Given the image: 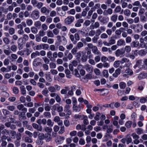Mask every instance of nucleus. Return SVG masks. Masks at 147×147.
I'll return each instance as SVG.
<instances>
[{"label": "nucleus", "mask_w": 147, "mask_h": 147, "mask_svg": "<svg viewBox=\"0 0 147 147\" xmlns=\"http://www.w3.org/2000/svg\"><path fill=\"white\" fill-rule=\"evenodd\" d=\"M49 67L51 69H54L56 67V64L53 62H51L49 63Z\"/></svg>", "instance_id": "nucleus-61"}, {"label": "nucleus", "mask_w": 147, "mask_h": 147, "mask_svg": "<svg viewBox=\"0 0 147 147\" xmlns=\"http://www.w3.org/2000/svg\"><path fill=\"white\" fill-rule=\"evenodd\" d=\"M118 16L117 14H114L111 16L110 19L111 20L114 22H115L117 19Z\"/></svg>", "instance_id": "nucleus-24"}, {"label": "nucleus", "mask_w": 147, "mask_h": 147, "mask_svg": "<svg viewBox=\"0 0 147 147\" xmlns=\"http://www.w3.org/2000/svg\"><path fill=\"white\" fill-rule=\"evenodd\" d=\"M40 11L41 13H45L47 11L48 13L49 12V11L48 10L47 8L45 7H43L41 8Z\"/></svg>", "instance_id": "nucleus-53"}, {"label": "nucleus", "mask_w": 147, "mask_h": 147, "mask_svg": "<svg viewBox=\"0 0 147 147\" xmlns=\"http://www.w3.org/2000/svg\"><path fill=\"white\" fill-rule=\"evenodd\" d=\"M147 74L146 73H141L139 75L138 78L139 80H141L145 78Z\"/></svg>", "instance_id": "nucleus-16"}, {"label": "nucleus", "mask_w": 147, "mask_h": 147, "mask_svg": "<svg viewBox=\"0 0 147 147\" xmlns=\"http://www.w3.org/2000/svg\"><path fill=\"white\" fill-rule=\"evenodd\" d=\"M69 89V87L68 86L65 87V89H62L61 91V94H65L67 93V91Z\"/></svg>", "instance_id": "nucleus-25"}, {"label": "nucleus", "mask_w": 147, "mask_h": 147, "mask_svg": "<svg viewBox=\"0 0 147 147\" xmlns=\"http://www.w3.org/2000/svg\"><path fill=\"white\" fill-rule=\"evenodd\" d=\"M10 48L11 51L13 52L16 51L17 50V45L14 44L11 45Z\"/></svg>", "instance_id": "nucleus-27"}, {"label": "nucleus", "mask_w": 147, "mask_h": 147, "mask_svg": "<svg viewBox=\"0 0 147 147\" xmlns=\"http://www.w3.org/2000/svg\"><path fill=\"white\" fill-rule=\"evenodd\" d=\"M124 13L125 16H128L130 15V11L128 9H125L124 11Z\"/></svg>", "instance_id": "nucleus-54"}, {"label": "nucleus", "mask_w": 147, "mask_h": 147, "mask_svg": "<svg viewBox=\"0 0 147 147\" xmlns=\"http://www.w3.org/2000/svg\"><path fill=\"white\" fill-rule=\"evenodd\" d=\"M108 37L107 34L105 33H103L101 34L100 36V37L102 39H107Z\"/></svg>", "instance_id": "nucleus-59"}, {"label": "nucleus", "mask_w": 147, "mask_h": 147, "mask_svg": "<svg viewBox=\"0 0 147 147\" xmlns=\"http://www.w3.org/2000/svg\"><path fill=\"white\" fill-rule=\"evenodd\" d=\"M100 26V24L98 22H96L93 26H90V27L92 29H94V28H97L99 27Z\"/></svg>", "instance_id": "nucleus-32"}, {"label": "nucleus", "mask_w": 147, "mask_h": 147, "mask_svg": "<svg viewBox=\"0 0 147 147\" xmlns=\"http://www.w3.org/2000/svg\"><path fill=\"white\" fill-rule=\"evenodd\" d=\"M47 35L49 37L53 38L54 36V35L52 31L48 30L47 31Z\"/></svg>", "instance_id": "nucleus-35"}, {"label": "nucleus", "mask_w": 147, "mask_h": 147, "mask_svg": "<svg viewBox=\"0 0 147 147\" xmlns=\"http://www.w3.org/2000/svg\"><path fill=\"white\" fill-rule=\"evenodd\" d=\"M84 20L83 19H80L78 20L75 24V26L77 28L80 27L81 26V23L84 22Z\"/></svg>", "instance_id": "nucleus-10"}, {"label": "nucleus", "mask_w": 147, "mask_h": 147, "mask_svg": "<svg viewBox=\"0 0 147 147\" xmlns=\"http://www.w3.org/2000/svg\"><path fill=\"white\" fill-rule=\"evenodd\" d=\"M75 40L76 41H78L80 40V36L79 33L76 32L74 35Z\"/></svg>", "instance_id": "nucleus-40"}, {"label": "nucleus", "mask_w": 147, "mask_h": 147, "mask_svg": "<svg viewBox=\"0 0 147 147\" xmlns=\"http://www.w3.org/2000/svg\"><path fill=\"white\" fill-rule=\"evenodd\" d=\"M125 52V51L127 53H129L130 52L131 50V46H126L124 48Z\"/></svg>", "instance_id": "nucleus-42"}, {"label": "nucleus", "mask_w": 147, "mask_h": 147, "mask_svg": "<svg viewBox=\"0 0 147 147\" xmlns=\"http://www.w3.org/2000/svg\"><path fill=\"white\" fill-rule=\"evenodd\" d=\"M26 23L27 26H30L32 24L33 22L32 20L28 19L26 20Z\"/></svg>", "instance_id": "nucleus-44"}, {"label": "nucleus", "mask_w": 147, "mask_h": 147, "mask_svg": "<svg viewBox=\"0 0 147 147\" xmlns=\"http://www.w3.org/2000/svg\"><path fill=\"white\" fill-rule=\"evenodd\" d=\"M132 124V122L131 121H128L126 122L125 125L127 128H129L131 127Z\"/></svg>", "instance_id": "nucleus-62"}, {"label": "nucleus", "mask_w": 147, "mask_h": 147, "mask_svg": "<svg viewBox=\"0 0 147 147\" xmlns=\"http://www.w3.org/2000/svg\"><path fill=\"white\" fill-rule=\"evenodd\" d=\"M121 30H124L125 28L123 27H121L119 29L116 30L115 32V34L117 36H120L122 32Z\"/></svg>", "instance_id": "nucleus-29"}, {"label": "nucleus", "mask_w": 147, "mask_h": 147, "mask_svg": "<svg viewBox=\"0 0 147 147\" xmlns=\"http://www.w3.org/2000/svg\"><path fill=\"white\" fill-rule=\"evenodd\" d=\"M84 67L87 71L90 73L92 72L93 69V67L88 64H86Z\"/></svg>", "instance_id": "nucleus-11"}, {"label": "nucleus", "mask_w": 147, "mask_h": 147, "mask_svg": "<svg viewBox=\"0 0 147 147\" xmlns=\"http://www.w3.org/2000/svg\"><path fill=\"white\" fill-rule=\"evenodd\" d=\"M121 72V70L119 68H118L115 70V72L113 74V76L115 78L117 77Z\"/></svg>", "instance_id": "nucleus-21"}, {"label": "nucleus", "mask_w": 147, "mask_h": 147, "mask_svg": "<svg viewBox=\"0 0 147 147\" xmlns=\"http://www.w3.org/2000/svg\"><path fill=\"white\" fill-rule=\"evenodd\" d=\"M139 45V42L137 40L132 41L130 44V45L132 48H137Z\"/></svg>", "instance_id": "nucleus-13"}, {"label": "nucleus", "mask_w": 147, "mask_h": 147, "mask_svg": "<svg viewBox=\"0 0 147 147\" xmlns=\"http://www.w3.org/2000/svg\"><path fill=\"white\" fill-rule=\"evenodd\" d=\"M114 103H111L110 104H105L103 105V107L105 108H109L110 107L111 109H113L114 108V107L113 106Z\"/></svg>", "instance_id": "nucleus-34"}, {"label": "nucleus", "mask_w": 147, "mask_h": 147, "mask_svg": "<svg viewBox=\"0 0 147 147\" xmlns=\"http://www.w3.org/2000/svg\"><path fill=\"white\" fill-rule=\"evenodd\" d=\"M88 117L87 116L82 115V118L81 120H83V123L85 125H88L89 123L88 120Z\"/></svg>", "instance_id": "nucleus-14"}, {"label": "nucleus", "mask_w": 147, "mask_h": 147, "mask_svg": "<svg viewBox=\"0 0 147 147\" xmlns=\"http://www.w3.org/2000/svg\"><path fill=\"white\" fill-rule=\"evenodd\" d=\"M69 38L71 41L74 44H75L77 42L74 39V36L73 34H71L69 35Z\"/></svg>", "instance_id": "nucleus-31"}, {"label": "nucleus", "mask_w": 147, "mask_h": 147, "mask_svg": "<svg viewBox=\"0 0 147 147\" xmlns=\"http://www.w3.org/2000/svg\"><path fill=\"white\" fill-rule=\"evenodd\" d=\"M125 138L127 144H129V143L131 142L132 140L130 136H128L127 135Z\"/></svg>", "instance_id": "nucleus-37"}, {"label": "nucleus", "mask_w": 147, "mask_h": 147, "mask_svg": "<svg viewBox=\"0 0 147 147\" xmlns=\"http://www.w3.org/2000/svg\"><path fill=\"white\" fill-rule=\"evenodd\" d=\"M121 64H123L124 63L128 62L129 61V60L125 58H122L120 61Z\"/></svg>", "instance_id": "nucleus-57"}, {"label": "nucleus", "mask_w": 147, "mask_h": 147, "mask_svg": "<svg viewBox=\"0 0 147 147\" xmlns=\"http://www.w3.org/2000/svg\"><path fill=\"white\" fill-rule=\"evenodd\" d=\"M48 93L49 91L46 88H45L42 91V94L45 96H46Z\"/></svg>", "instance_id": "nucleus-60"}, {"label": "nucleus", "mask_w": 147, "mask_h": 147, "mask_svg": "<svg viewBox=\"0 0 147 147\" xmlns=\"http://www.w3.org/2000/svg\"><path fill=\"white\" fill-rule=\"evenodd\" d=\"M15 108V107L13 105H9L7 107V109L11 111H13Z\"/></svg>", "instance_id": "nucleus-45"}, {"label": "nucleus", "mask_w": 147, "mask_h": 147, "mask_svg": "<svg viewBox=\"0 0 147 147\" xmlns=\"http://www.w3.org/2000/svg\"><path fill=\"white\" fill-rule=\"evenodd\" d=\"M121 63L120 61L117 60L114 62V66L115 67H118L120 64Z\"/></svg>", "instance_id": "nucleus-58"}, {"label": "nucleus", "mask_w": 147, "mask_h": 147, "mask_svg": "<svg viewBox=\"0 0 147 147\" xmlns=\"http://www.w3.org/2000/svg\"><path fill=\"white\" fill-rule=\"evenodd\" d=\"M43 5V4L42 2H38L37 3V5H36V7L38 9H40L42 7Z\"/></svg>", "instance_id": "nucleus-64"}, {"label": "nucleus", "mask_w": 147, "mask_h": 147, "mask_svg": "<svg viewBox=\"0 0 147 147\" xmlns=\"http://www.w3.org/2000/svg\"><path fill=\"white\" fill-rule=\"evenodd\" d=\"M140 102L141 103H144L147 101V98L142 97L140 99Z\"/></svg>", "instance_id": "nucleus-52"}, {"label": "nucleus", "mask_w": 147, "mask_h": 147, "mask_svg": "<svg viewBox=\"0 0 147 147\" xmlns=\"http://www.w3.org/2000/svg\"><path fill=\"white\" fill-rule=\"evenodd\" d=\"M8 32L10 35H12L15 32V29L12 27L10 28L9 29Z\"/></svg>", "instance_id": "nucleus-36"}, {"label": "nucleus", "mask_w": 147, "mask_h": 147, "mask_svg": "<svg viewBox=\"0 0 147 147\" xmlns=\"http://www.w3.org/2000/svg\"><path fill=\"white\" fill-rule=\"evenodd\" d=\"M65 138L63 136H59L57 137V139L55 140L56 142L58 144H61L65 139Z\"/></svg>", "instance_id": "nucleus-9"}, {"label": "nucleus", "mask_w": 147, "mask_h": 147, "mask_svg": "<svg viewBox=\"0 0 147 147\" xmlns=\"http://www.w3.org/2000/svg\"><path fill=\"white\" fill-rule=\"evenodd\" d=\"M17 109L19 111H21L24 112H26L27 111V108L24 107L23 105L19 104L17 106Z\"/></svg>", "instance_id": "nucleus-6"}, {"label": "nucleus", "mask_w": 147, "mask_h": 147, "mask_svg": "<svg viewBox=\"0 0 147 147\" xmlns=\"http://www.w3.org/2000/svg\"><path fill=\"white\" fill-rule=\"evenodd\" d=\"M48 57H42V59L44 61V63L46 64H49L50 62V60Z\"/></svg>", "instance_id": "nucleus-49"}, {"label": "nucleus", "mask_w": 147, "mask_h": 147, "mask_svg": "<svg viewBox=\"0 0 147 147\" xmlns=\"http://www.w3.org/2000/svg\"><path fill=\"white\" fill-rule=\"evenodd\" d=\"M84 45L83 43L81 42H78L76 47L78 49H80L81 48L84 47Z\"/></svg>", "instance_id": "nucleus-23"}, {"label": "nucleus", "mask_w": 147, "mask_h": 147, "mask_svg": "<svg viewBox=\"0 0 147 147\" xmlns=\"http://www.w3.org/2000/svg\"><path fill=\"white\" fill-rule=\"evenodd\" d=\"M20 89L21 93L22 95H24L26 94V92L24 86H22L20 87Z\"/></svg>", "instance_id": "nucleus-22"}, {"label": "nucleus", "mask_w": 147, "mask_h": 147, "mask_svg": "<svg viewBox=\"0 0 147 147\" xmlns=\"http://www.w3.org/2000/svg\"><path fill=\"white\" fill-rule=\"evenodd\" d=\"M121 8L120 6H118L116 7L114 10L115 13L119 12L121 10Z\"/></svg>", "instance_id": "nucleus-55"}, {"label": "nucleus", "mask_w": 147, "mask_h": 147, "mask_svg": "<svg viewBox=\"0 0 147 147\" xmlns=\"http://www.w3.org/2000/svg\"><path fill=\"white\" fill-rule=\"evenodd\" d=\"M147 53V51L144 49H141L138 51V54L140 56L146 55Z\"/></svg>", "instance_id": "nucleus-18"}, {"label": "nucleus", "mask_w": 147, "mask_h": 147, "mask_svg": "<svg viewBox=\"0 0 147 147\" xmlns=\"http://www.w3.org/2000/svg\"><path fill=\"white\" fill-rule=\"evenodd\" d=\"M75 18L74 17L70 16L67 17L64 20V22L66 24L69 25L71 24L74 21Z\"/></svg>", "instance_id": "nucleus-1"}, {"label": "nucleus", "mask_w": 147, "mask_h": 147, "mask_svg": "<svg viewBox=\"0 0 147 147\" xmlns=\"http://www.w3.org/2000/svg\"><path fill=\"white\" fill-rule=\"evenodd\" d=\"M125 41L122 39H119L117 42V45L118 46L125 45Z\"/></svg>", "instance_id": "nucleus-17"}, {"label": "nucleus", "mask_w": 147, "mask_h": 147, "mask_svg": "<svg viewBox=\"0 0 147 147\" xmlns=\"http://www.w3.org/2000/svg\"><path fill=\"white\" fill-rule=\"evenodd\" d=\"M39 13L40 12L38 10H34L32 12L31 16L33 19L36 20L39 18Z\"/></svg>", "instance_id": "nucleus-3"}, {"label": "nucleus", "mask_w": 147, "mask_h": 147, "mask_svg": "<svg viewBox=\"0 0 147 147\" xmlns=\"http://www.w3.org/2000/svg\"><path fill=\"white\" fill-rule=\"evenodd\" d=\"M80 106V105H79V107L77 106L76 105H74L73 107V110L77 112H79L81 109Z\"/></svg>", "instance_id": "nucleus-28"}, {"label": "nucleus", "mask_w": 147, "mask_h": 147, "mask_svg": "<svg viewBox=\"0 0 147 147\" xmlns=\"http://www.w3.org/2000/svg\"><path fill=\"white\" fill-rule=\"evenodd\" d=\"M125 72L127 74L129 75H132L133 73L132 70L129 69H126L125 71Z\"/></svg>", "instance_id": "nucleus-63"}, {"label": "nucleus", "mask_w": 147, "mask_h": 147, "mask_svg": "<svg viewBox=\"0 0 147 147\" xmlns=\"http://www.w3.org/2000/svg\"><path fill=\"white\" fill-rule=\"evenodd\" d=\"M32 45L33 46L34 45V43L32 41H30V42H27L26 44V47L27 48L30 47V45Z\"/></svg>", "instance_id": "nucleus-39"}, {"label": "nucleus", "mask_w": 147, "mask_h": 147, "mask_svg": "<svg viewBox=\"0 0 147 147\" xmlns=\"http://www.w3.org/2000/svg\"><path fill=\"white\" fill-rule=\"evenodd\" d=\"M88 58V57L86 56V53H83L81 57V61L83 62H85L87 61Z\"/></svg>", "instance_id": "nucleus-20"}, {"label": "nucleus", "mask_w": 147, "mask_h": 147, "mask_svg": "<svg viewBox=\"0 0 147 147\" xmlns=\"http://www.w3.org/2000/svg\"><path fill=\"white\" fill-rule=\"evenodd\" d=\"M43 130L45 131L48 133H51L52 131V129L51 127L47 126L45 127Z\"/></svg>", "instance_id": "nucleus-26"}, {"label": "nucleus", "mask_w": 147, "mask_h": 147, "mask_svg": "<svg viewBox=\"0 0 147 147\" xmlns=\"http://www.w3.org/2000/svg\"><path fill=\"white\" fill-rule=\"evenodd\" d=\"M92 52L95 54H98V52L97 47L94 46V47L92 49Z\"/></svg>", "instance_id": "nucleus-48"}, {"label": "nucleus", "mask_w": 147, "mask_h": 147, "mask_svg": "<svg viewBox=\"0 0 147 147\" xmlns=\"http://www.w3.org/2000/svg\"><path fill=\"white\" fill-rule=\"evenodd\" d=\"M125 53V51L122 49H118L115 52V55L116 56L118 57L120 56L121 57Z\"/></svg>", "instance_id": "nucleus-5"}, {"label": "nucleus", "mask_w": 147, "mask_h": 147, "mask_svg": "<svg viewBox=\"0 0 147 147\" xmlns=\"http://www.w3.org/2000/svg\"><path fill=\"white\" fill-rule=\"evenodd\" d=\"M109 42L110 45H111L115 44V40L113 39V37H111L110 40H109Z\"/></svg>", "instance_id": "nucleus-51"}, {"label": "nucleus", "mask_w": 147, "mask_h": 147, "mask_svg": "<svg viewBox=\"0 0 147 147\" xmlns=\"http://www.w3.org/2000/svg\"><path fill=\"white\" fill-rule=\"evenodd\" d=\"M45 134L42 133H40L38 135V138L40 140L45 139Z\"/></svg>", "instance_id": "nucleus-41"}, {"label": "nucleus", "mask_w": 147, "mask_h": 147, "mask_svg": "<svg viewBox=\"0 0 147 147\" xmlns=\"http://www.w3.org/2000/svg\"><path fill=\"white\" fill-rule=\"evenodd\" d=\"M38 59L37 58L34 59L33 62V65L35 67H37L39 65L41 64L40 62H37Z\"/></svg>", "instance_id": "nucleus-33"}, {"label": "nucleus", "mask_w": 147, "mask_h": 147, "mask_svg": "<svg viewBox=\"0 0 147 147\" xmlns=\"http://www.w3.org/2000/svg\"><path fill=\"white\" fill-rule=\"evenodd\" d=\"M32 125L33 127L38 131H41L42 130V127L41 125H39L35 123H33Z\"/></svg>", "instance_id": "nucleus-8"}, {"label": "nucleus", "mask_w": 147, "mask_h": 147, "mask_svg": "<svg viewBox=\"0 0 147 147\" xmlns=\"http://www.w3.org/2000/svg\"><path fill=\"white\" fill-rule=\"evenodd\" d=\"M43 115L45 117L50 118L51 117V114L50 112H44Z\"/></svg>", "instance_id": "nucleus-56"}, {"label": "nucleus", "mask_w": 147, "mask_h": 147, "mask_svg": "<svg viewBox=\"0 0 147 147\" xmlns=\"http://www.w3.org/2000/svg\"><path fill=\"white\" fill-rule=\"evenodd\" d=\"M24 141L26 142L29 143H32L33 142L32 139L28 137H26L24 138Z\"/></svg>", "instance_id": "nucleus-38"}, {"label": "nucleus", "mask_w": 147, "mask_h": 147, "mask_svg": "<svg viewBox=\"0 0 147 147\" xmlns=\"http://www.w3.org/2000/svg\"><path fill=\"white\" fill-rule=\"evenodd\" d=\"M18 119L20 120H21L22 119H26V117L23 114V113L21 112L20 114L19 115Z\"/></svg>", "instance_id": "nucleus-46"}, {"label": "nucleus", "mask_w": 147, "mask_h": 147, "mask_svg": "<svg viewBox=\"0 0 147 147\" xmlns=\"http://www.w3.org/2000/svg\"><path fill=\"white\" fill-rule=\"evenodd\" d=\"M102 51L103 52L108 51L109 53H111L112 52V51L110 48H107L105 47H102Z\"/></svg>", "instance_id": "nucleus-19"}, {"label": "nucleus", "mask_w": 147, "mask_h": 147, "mask_svg": "<svg viewBox=\"0 0 147 147\" xmlns=\"http://www.w3.org/2000/svg\"><path fill=\"white\" fill-rule=\"evenodd\" d=\"M37 56H39L38 51L32 53L31 55V57L32 59H33L35 58Z\"/></svg>", "instance_id": "nucleus-47"}, {"label": "nucleus", "mask_w": 147, "mask_h": 147, "mask_svg": "<svg viewBox=\"0 0 147 147\" xmlns=\"http://www.w3.org/2000/svg\"><path fill=\"white\" fill-rule=\"evenodd\" d=\"M67 13L69 14L74 15L76 13V11L74 9H72L67 12Z\"/></svg>", "instance_id": "nucleus-50"}, {"label": "nucleus", "mask_w": 147, "mask_h": 147, "mask_svg": "<svg viewBox=\"0 0 147 147\" xmlns=\"http://www.w3.org/2000/svg\"><path fill=\"white\" fill-rule=\"evenodd\" d=\"M3 42L6 45H9L10 43V40L7 37H4L3 39Z\"/></svg>", "instance_id": "nucleus-30"}, {"label": "nucleus", "mask_w": 147, "mask_h": 147, "mask_svg": "<svg viewBox=\"0 0 147 147\" xmlns=\"http://www.w3.org/2000/svg\"><path fill=\"white\" fill-rule=\"evenodd\" d=\"M6 47L7 49H3V52L7 56H9L11 53L12 52L9 45H6Z\"/></svg>", "instance_id": "nucleus-7"}, {"label": "nucleus", "mask_w": 147, "mask_h": 147, "mask_svg": "<svg viewBox=\"0 0 147 147\" xmlns=\"http://www.w3.org/2000/svg\"><path fill=\"white\" fill-rule=\"evenodd\" d=\"M87 56L88 57V59H90L93 57V55L91 54V51L90 49L88 50L87 52Z\"/></svg>", "instance_id": "nucleus-43"}, {"label": "nucleus", "mask_w": 147, "mask_h": 147, "mask_svg": "<svg viewBox=\"0 0 147 147\" xmlns=\"http://www.w3.org/2000/svg\"><path fill=\"white\" fill-rule=\"evenodd\" d=\"M144 63L142 60H138L137 61L136 65L134 66V67L136 68L138 67L140 69H141L143 67Z\"/></svg>", "instance_id": "nucleus-4"}, {"label": "nucleus", "mask_w": 147, "mask_h": 147, "mask_svg": "<svg viewBox=\"0 0 147 147\" xmlns=\"http://www.w3.org/2000/svg\"><path fill=\"white\" fill-rule=\"evenodd\" d=\"M131 136L133 139L134 140L133 143L135 144H138L140 142V141L139 139L140 138V136L136 134V133H134L131 134Z\"/></svg>", "instance_id": "nucleus-2"}, {"label": "nucleus", "mask_w": 147, "mask_h": 147, "mask_svg": "<svg viewBox=\"0 0 147 147\" xmlns=\"http://www.w3.org/2000/svg\"><path fill=\"white\" fill-rule=\"evenodd\" d=\"M105 127V126L104 127ZM105 127L107 128V132L108 133L110 134L112 132L113 130V126L112 125L109 126L106 125Z\"/></svg>", "instance_id": "nucleus-15"}, {"label": "nucleus", "mask_w": 147, "mask_h": 147, "mask_svg": "<svg viewBox=\"0 0 147 147\" xmlns=\"http://www.w3.org/2000/svg\"><path fill=\"white\" fill-rule=\"evenodd\" d=\"M52 139V137L50 134L47 133L45 134V139L47 142L51 141Z\"/></svg>", "instance_id": "nucleus-12"}]
</instances>
